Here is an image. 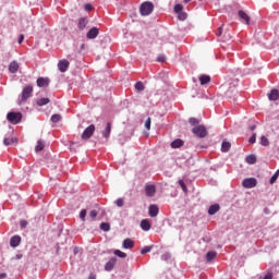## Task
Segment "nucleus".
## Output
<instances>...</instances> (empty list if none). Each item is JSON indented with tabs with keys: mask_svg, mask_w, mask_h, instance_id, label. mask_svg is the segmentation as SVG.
I'll use <instances>...</instances> for the list:
<instances>
[{
	"mask_svg": "<svg viewBox=\"0 0 279 279\" xmlns=\"http://www.w3.org/2000/svg\"><path fill=\"white\" fill-rule=\"evenodd\" d=\"M154 12V4L149 1H145L140 5V14L142 16H149Z\"/></svg>",
	"mask_w": 279,
	"mask_h": 279,
	"instance_id": "1",
	"label": "nucleus"
},
{
	"mask_svg": "<svg viewBox=\"0 0 279 279\" xmlns=\"http://www.w3.org/2000/svg\"><path fill=\"white\" fill-rule=\"evenodd\" d=\"M7 119H8L9 123H12V125H16V124L21 123V121L23 119V113L11 111L7 114Z\"/></svg>",
	"mask_w": 279,
	"mask_h": 279,
	"instance_id": "2",
	"label": "nucleus"
},
{
	"mask_svg": "<svg viewBox=\"0 0 279 279\" xmlns=\"http://www.w3.org/2000/svg\"><path fill=\"white\" fill-rule=\"evenodd\" d=\"M32 93H34V87L32 85L25 86L20 96V104H25L32 97Z\"/></svg>",
	"mask_w": 279,
	"mask_h": 279,
	"instance_id": "3",
	"label": "nucleus"
},
{
	"mask_svg": "<svg viewBox=\"0 0 279 279\" xmlns=\"http://www.w3.org/2000/svg\"><path fill=\"white\" fill-rule=\"evenodd\" d=\"M193 134L197 136V138H206L208 136V131L204 125H196L192 129Z\"/></svg>",
	"mask_w": 279,
	"mask_h": 279,
	"instance_id": "4",
	"label": "nucleus"
},
{
	"mask_svg": "<svg viewBox=\"0 0 279 279\" xmlns=\"http://www.w3.org/2000/svg\"><path fill=\"white\" fill-rule=\"evenodd\" d=\"M94 134H95V124H90L84 130V132L81 135V138L83 141H88V138H92Z\"/></svg>",
	"mask_w": 279,
	"mask_h": 279,
	"instance_id": "5",
	"label": "nucleus"
},
{
	"mask_svg": "<svg viewBox=\"0 0 279 279\" xmlns=\"http://www.w3.org/2000/svg\"><path fill=\"white\" fill-rule=\"evenodd\" d=\"M258 184V181L254 178H247L242 181L244 189H254Z\"/></svg>",
	"mask_w": 279,
	"mask_h": 279,
	"instance_id": "6",
	"label": "nucleus"
},
{
	"mask_svg": "<svg viewBox=\"0 0 279 279\" xmlns=\"http://www.w3.org/2000/svg\"><path fill=\"white\" fill-rule=\"evenodd\" d=\"M86 36H87L88 40L95 39L97 36H99V28H97V27H95V26L92 27V28L87 32Z\"/></svg>",
	"mask_w": 279,
	"mask_h": 279,
	"instance_id": "7",
	"label": "nucleus"
},
{
	"mask_svg": "<svg viewBox=\"0 0 279 279\" xmlns=\"http://www.w3.org/2000/svg\"><path fill=\"white\" fill-rule=\"evenodd\" d=\"M145 193L147 197H154L156 195V185H146Z\"/></svg>",
	"mask_w": 279,
	"mask_h": 279,
	"instance_id": "8",
	"label": "nucleus"
},
{
	"mask_svg": "<svg viewBox=\"0 0 279 279\" xmlns=\"http://www.w3.org/2000/svg\"><path fill=\"white\" fill-rule=\"evenodd\" d=\"M69 61L68 60H61L59 61L58 63V68H59V71L61 73H66V71L69 70Z\"/></svg>",
	"mask_w": 279,
	"mask_h": 279,
	"instance_id": "9",
	"label": "nucleus"
},
{
	"mask_svg": "<svg viewBox=\"0 0 279 279\" xmlns=\"http://www.w3.org/2000/svg\"><path fill=\"white\" fill-rule=\"evenodd\" d=\"M49 78L47 77H39L37 78V86L39 88H47V86H49Z\"/></svg>",
	"mask_w": 279,
	"mask_h": 279,
	"instance_id": "10",
	"label": "nucleus"
},
{
	"mask_svg": "<svg viewBox=\"0 0 279 279\" xmlns=\"http://www.w3.org/2000/svg\"><path fill=\"white\" fill-rule=\"evenodd\" d=\"M114 265H117V257H112L106 265V271H112L114 269Z\"/></svg>",
	"mask_w": 279,
	"mask_h": 279,
	"instance_id": "11",
	"label": "nucleus"
},
{
	"mask_svg": "<svg viewBox=\"0 0 279 279\" xmlns=\"http://www.w3.org/2000/svg\"><path fill=\"white\" fill-rule=\"evenodd\" d=\"M268 99L270 101H278L279 100V90L278 89H271L268 94Z\"/></svg>",
	"mask_w": 279,
	"mask_h": 279,
	"instance_id": "12",
	"label": "nucleus"
},
{
	"mask_svg": "<svg viewBox=\"0 0 279 279\" xmlns=\"http://www.w3.org/2000/svg\"><path fill=\"white\" fill-rule=\"evenodd\" d=\"M158 213H159L158 205H150L149 206V208H148L149 217H158Z\"/></svg>",
	"mask_w": 279,
	"mask_h": 279,
	"instance_id": "13",
	"label": "nucleus"
},
{
	"mask_svg": "<svg viewBox=\"0 0 279 279\" xmlns=\"http://www.w3.org/2000/svg\"><path fill=\"white\" fill-rule=\"evenodd\" d=\"M10 245L11 247H19L21 245V236L20 235H14L10 240Z\"/></svg>",
	"mask_w": 279,
	"mask_h": 279,
	"instance_id": "14",
	"label": "nucleus"
},
{
	"mask_svg": "<svg viewBox=\"0 0 279 279\" xmlns=\"http://www.w3.org/2000/svg\"><path fill=\"white\" fill-rule=\"evenodd\" d=\"M122 247H124V250H132L134 247V241L130 238L125 239L122 243Z\"/></svg>",
	"mask_w": 279,
	"mask_h": 279,
	"instance_id": "15",
	"label": "nucleus"
},
{
	"mask_svg": "<svg viewBox=\"0 0 279 279\" xmlns=\"http://www.w3.org/2000/svg\"><path fill=\"white\" fill-rule=\"evenodd\" d=\"M141 228L144 232H149L151 230V223L147 219H144L141 221Z\"/></svg>",
	"mask_w": 279,
	"mask_h": 279,
	"instance_id": "16",
	"label": "nucleus"
},
{
	"mask_svg": "<svg viewBox=\"0 0 279 279\" xmlns=\"http://www.w3.org/2000/svg\"><path fill=\"white\" fill-rule=\"evenodd\" d=\"M201 82V86H206V84H210V75L203 74L198 77Z\"/></svg>",
	"mask_w": 279,
	"mask_h": 279,
	"instance_id": "17",
	"label": "nucleus"
},
{
	"mask_svg": "<svg viewBox=\"0 0 279 279\" xmlns=\"http://www.w3.org/2000/svg\"><path fill=\"white\" fill-rule=\"evenodd\" d=\"M110 132H112V123L108 122L105 128V131L102 132V136L105 138H110Z\"/></svg>",
	"mask_w": 279,
	"mask_h": 279,
	"instance_id": "18",
	"label": "nucleus"
},
{
	"mask_svg": "<svg viewBox=\"0 0 279 279\" xmlns=\"http://www.w3.org/2000/svg\"><path fill=\"white\" fill-rule=\"evenodd\" d=\"M88 25V20L86 17H81L77 23L78 29H86V26Z\"/></svg>",
	"mask_w": 279,
	"mask_h": 279,
	"instance_id": "19",
	"label": "nucleus"
},
{
	"mask_svg": "<svg viewBox=\"0 0 279 279\" xmlns=\"http://www.w3.org/2000/svg\"><path fill=\"white\" fill-rule=\"evenodd\" d=\"M238 14L246 25H250V15H247V13H245L244 11H239Z\"/></svg>",
	"mask_w": 279,
	"mask_h": 279,
	"instance_id": "20",
	"label": "nucleus"
},
{
	"mask_svg": "<svg viewBox=\"0 0 279 279\" xmlns=\"http://www.w3.org/2000/svg\"><path fill=\"white\" fill-rule=\"evenodd\" d=\"M184 145V141L178 138V140H174L172 143H171V147L172 149H178L180 147H182Z\"/></svg>",
	"mask_w": 279,
	"mask_h": 279,
	"instance_id": "21",
	"label": "nucleus"
},
{
	"mask_svg": "<svg viewBox=\"0 0 279 279\" xmlns=\"http://www.w3.org/2000/svg\"><path fill=\"white\" fill-rule=\"evenodd\" d=\"M219 210H220L219 204H214L209 207L208 215H217Z\"/></svg>",
	"mask_w": 279,
	"mask_h": 279,
	"instance_id": "22",
	"label": "nucleus"
},
{
	"mask_svg": "<svg viewBox=\"0 0 279 279\" xmlns=\"http://www.w3.org/2000/svg\"><path fill=\"white\" fill-rule=\"evenodd\" d=\"M10 73H16L19 71V63L16 61H12L9 65Z\"/></svg>",
	"mask_w": 279,
	"mask_h": 279,
	"instance_id": "23",
	"label": "nucleus"
},
{
	"mask_svg": "<svg viewBox=\"0 0 279 279\" xmlns=\"http://www.w3.org/2000/svg\"><path fill=\"white\" fill-rule=\"evenodd\" d=\"M207 263H210V260H215L217 258V252L210 251L206 254Z\"/></svg>",
	"mask_w": 279,
	"mask_h": 279,
	"instance_id": "24",
	"label": "nucleus"
},
{
	"mask_svg": "<svg viewBox=\"0 0 279 279\" xmlns=\"http://www.w3.org/2000/svg\"><path fill=\"white\" fill-rule=\"evenodd\" d=\"M230 147H232V144L230 142H222L221 144V151H230Z\"/></svg>",
	"mask_w": 279,
	"mask_h": 279,
	"instance_id": "25",
	"label": "nucleus"
},
{
	"mask_svg": "<svg viewBox=\"0 0 279 279\" xmlns=\"http://www.w3.org/2000/svg\"><path fill=\"white\" fill-rule=\"evenodd\" d=\"M45 149V142L43 140H39L37 142V145L35 146V151H43Z\"/></svg>",
	"mask_w": 279,
	"mask_h": 279,
	"instance_id": "26",
	"label": "nucleus"
},
{
	"mask_svg": "<svg viewBox=\"0 0 279 279\" xmlns=\"http://www.w3.org/2000/svg\"><path fill=\"white\" fill-rule=\"evenodd\" d=\"M247 165H256V156L255 155H248L245 158Z\"/></svg>",
	"mask_w": 279,
	"mask_h": 279,
	"instance_id": "27",
	"label": "nucleus"
},
{
	"mask_svg": "<svg viewBox=\"0 0 279 279\" xmlns=\"http://www.w3.org/2000/svg\"><path fill=\"white\" fill-rule=\"evenodd\" d=\"M16 141H19L16 137H5L4 140H3V143H4V145H13V143H16Z\"/></svg>",
	"mask_w": 279,
	"mask_h": 279,
	"instance_id": "28",
	"label": "nucleus"
},
{
	"mask_svg": "<svg viewBox=\"0 0 279 279\" xmlns=\"http://www.w3.org/2000/svg\"><path fill=\"white\" fill-rule=\"evenodd\" d=\"M49 98H40V99H37L36 104L37 106H47V104H49Z\"/></svg>",
	"mask_w": 279,
	"mask_h": 279,
	"instance_id": "29",
	"label": "nucleus"
},
{
	"mask_svg": "<svg viewBox=\"0 0 279 279\" xmlns=\"http://www.w3.org/2000/svg\"><path fill=\"white\" fill-rule=\"evenodd\" d=\"M100 230H102L104 232H110V223L101 222L100 223Z\"/></svg>",
	"mask_w": 279,
	"mask_h": 279,
	"instance_id": "30",
	"label": "nucleus"
},
{
	"mask_svg": "<svg viewBox=\"0 0 279 279\" xmlns=\"http://www.w3.org/2000/svg\"><path fill=\"white\" fill-rule=\"evenodd\" d=\"M260 145H263V147H269V138H267L265 135H263L260 137Z\"/></svg>",
	"mask_w": 279,
	"mask_h": 279,
	"instance_id": "31",
	"label": "nucleus"
},
{
	"mask_svg": "<svg viewBox=\"0 0 279 279\" xmlns=\"http://www.w3.org/2000/svg\"><path fill=\"white\" fill-rule=\"evenodd\" d=\"M52 123H58L59 121H62V116L54 113L51 116Z\"/></svg>",
	"mask_w": 279,
	"mask_h": 279,
	"instance_id": "32",
	"label": "nucleus"
},
{
	"mask_svg": "<svg viewBox=\"0 0 279 279\" xmlns=\"http://www.w3.org/2000/svg\"><path fill=\"white\" fill-rule=\"evenodd\" d=\"M114 255L119 256V258H128V254L119 250L114 251Z\"/></svg>",
	"mask_w": 279,
	"mask_h": 279,
	"instance_id": "33",
	"label": "nucleus"
},
{
	"mask_svg": "<svg viewBox=\"0 0 279 279\" xmlns=\"http://www.w3.org/2000/svg\"><path fill=\"white\" fill-rule=\"evenodd\" d=\"M135 90H145V85H143V82H137L135 84Z\"/></svg>",
	"mask_w": 279,
	"mask_h": 279,
	"instance_id": "34",
	"label": "nucleus"
},
{
	"mask_svg": "<svg viewBox=\"0 0 279 279\" xmlns=\"http://www.w3.org/2000/svg\"><path fill=\"white\" fill-rule=\"evenodd\" d=\"M182 10H184V7H182V4H175L174 5L175 14H180L182 12Z\"/></svg>",
	"mask_w": 279,
	"mask_h": 279,
	"instance_id": "35",
	"label": "nucleus"
},
{
	"mask_svg": "<svg viewBox=\"0 0 279 279\" xmlns=\"http://www.w3.org/2000/svg\"><path fill=\"white\" fill-rule=\"evenodd\" d=\"M189 123L191 125H199V119H197V118H190Z\"/></svg>",
	"mask_w": 279,
	"mask_h": 279,
	"instance_id": "36",
	"label": "nucleus"
},
{
	"mask_svg": "<svg viewBox=\"0 0 279 279\" xmlns=\"http://www.w3.org/2000/svg\"><path fill=\"white\" fill-rule=\"evenodd\" d=\"M125 204V201L123 198H118L116 201V205L119 207V208H123V205Z\"/></svg>",
	"mask_w": 279,
	"mask_h": 279,
	"instance_id": "37",
	"label": "nucleus"
},
{
	"mask_svg": "<svg viewBox=\"0 0 279 279\" xmlns=\"http://www.w3.org/2000/svg\"><path fill=\"white\" fill-rule=\"evenodd\" d=\"M145 128H146V130H151V118H148L145 121Z\"/></svg>",
	"mask_w": 279,
	"mask_h": 279,
	"instance_id": "38",
	"label": "nucleus"
},
{
	"mask_svg": "<svg viewBox=\"0 0 279 279\" xmlns=\"http://www.w3.org/2000/svg\"><path fill=\"white\" fill-rule=\"evenodd\" d=\"M80 218L82 219V221H86V209L81 210Z\"/></svg>",
	"mask_w": 279,
	"mask_h": 279,
	"instance_id": "39",
	"label": "nucleus"
},
{
	"mask_svg": "<svg viewBox=\"0 0 279 279\" xmlns=\"http://www.w3.org/2000/svg\"><path fill=\"white\" fill-rule=\"evenodd\" d=\"M148 252H151V246H145L142 248L141 254H148Z\"/></svg>",
	"mask_w": 279,
	"mask_h": 279,
	"instance_id": "40",
	"label": "nucleus"
},
{
	"mask_svg": "<svg viewBox=\"0 0 279 279\" xmlns=\"http://www.w3.org/2000/svg\"><path fill=\"white\" fill-rule=\"evenodd\" d=\"M97 215H98V213H97V210H95V209H93V210L89 213L90 219H96V218H97Z\"/></svg>",
	"mask_w": 279,
	"mask_h": 279,
	"instance_id": "41",
	"label": "nucleus"
},
{
	"mask_svg": "<svg viewBox=\"0 0 279 279\" xmlns=\"http://www.w3.org/2000/svg\"><path fill=\"white\" fill-rule=\"evenodd\" d=\"M178 14H179V20L180 21H186V13L181 11V13H178Z\"/></svg>",
	"mask_w": 279,
	"mask_h": 279,
	"instance_id": "42",
	"label": "nucleus"
},
{
	"mask_svg": "<svg viewBox=\"0 0 279 279\" xmlns=\"http://www.w3.org/2000/svg\"><path fill=\"white\" fill-rule=\"evenodd\" d=\"M167 60V57L165 54H159L157 58V62H165Z\"/></svg>",
	"mask_w": 279,
	"mask_h": 279,
	"instance_id": "43",
	"label": "nucleus"
},
{
	"mask_svg": "<svg viewBox=\"0 0 279 279\" xmlns=\"http://www.w3.org/2000/svg\"><path fill=\"white\" fill-rule=\"evenodd\" d=\"M248 143H251L252 145H254V143H256V133H254V134L250 137Z\"/></svg>",
	"mask_w": 279,
	"mask_h": 279,
	"instance_id": "44",
	"label": "nucleus"
},
{
	"mask_svg": "<svg viewBox=\"0 0 279 279\" xmlns=\"http://www.w3.org/2000/svg\"><path fill=\"white\" fill-rule=\"evenodd\" d=\"M179 184H180L182 191H184V193H186V184H184V181L180 180Z\"/></svg>",
	"mask_w": 279,
	"mask_h": 279,
	"instance_id": "45",
	"label": "nucleus"
},
{
	"mask_svg": "<svg viewBox=\"0 0 279 279\" xmlns=\"http://www.w3.org/2000/svg\"><path fill=\"white\" fill-rule=\"evenodd\" d=\"M20 227H21L22 229L27 228V220H21V221H20Z\"/></svg>",
	"mask_w": 279,
	"mask_h": 279,
	"instance_id": "46",
	"label": "nucleus"
},
{
	"mask_svg": "<svg viewBox=\"0 0 279 279\" xmlns=\"http://www.w3.org/2000/svg\"><path fill=\"white\" fill-rule=\"evenodd\" d=\"M278 180V174H275L270 178V184H274Z\"/></svg>",
	"mask_w": 279,
	"mask_h": 279,
	"instance_id": "47",
	"label": "nucleus"
},
{
	"mask_svg": "<svg viewBox=\"0 0 279 279\" xmlns=\"http://www.w3.org/2000/svg\"><path fill=\"white\" fill-rule=\"evenodd\" d=\"M23 40H25V35H20L19 40H17L19 45H21L23 43Z\"/></svg>",
	"mask_w": 279,
	"mask_h": 279,
	"instance_id": "48",
	"label": "nucleus"
},
{
	"mask_svg": "<svg viewBox=\"0 0 279 279\" xmlns=\"http://www.w3.org/2000/svg\"><path fill=\"white\" fill-rule=\"evenodd\" d=\"M221 34H223V26H220V27L218 28L217 36H221Z\"/></svg>",
	"mask_w": 279,
	"mask_h": 279,
	"instance_id": "49",
	"label": "nucleus"
},
{
	"mask_svg": "<svg viewBox=\"0 0 279 279\" xmlns=\"http://www.w3.org/2000/svg\"><path fill=\"white\" fill-rule=\"evenodd\" d=\"M85 10H87V11L93 10V5H90V4H85Z\"/></svg>",
	"mask_w": 279,
	"mask_h": 279,
	"instance_id": "50",
	"label": "nucleus"
},
{
	"mask_svg": "<svg viewBox=\"0 0 279 279\" xmlns=\"http://www.w3.org/2000/svg\"><path fill=\"white\" fill-rule=\"evenodd\" d=\"M234 90H227L226 95L227 97H232V95H230V93H233Z\"/></svg>",
	"mask_w": 279,
	"mask_h": 279,
	"instance_id": "51",
	"label": "nucleus"
},
{
	"mask_svg": "<svg viewBox=\"0 0 279 279\" xmlns=\"http://www.w3.org/2000/svg\"><path fill=\"white\" fill-rule=\"evenodd\" d=\"M248 130H251V132H254V130H256V125H251Z\"/></svg>",
	"mask_w": 279,
	"mask_h": 279,
	"instance_id": "52",
	"label": "nucleus"
},
{
	"mask_svg": "<svg viewBox=\"0 0 279 279\" xmlns=\"http://www.w3.org/2000/svg\"><path fill=\"white\" fill-rule=\"evenodd\" d=\"M88 279H97V277L95 275H89Z\"/></svg>",
	"mask_w": 279,
	"mask_h": 279,
	"instance_id": "53",
	"label": "nucleus"
},
{
	"mask_svg": "<svg viewBox=\"0 0 279 279\" xmlns=\"http://www.w3.org/2000/svg\"><path fill=\"white\" fill-rule=\"evenodd\" d=\"M5 276H7L5 274H1V275H0V279L5 278Z\"/></svg>",
	"mask_w": 279,
	"mask_h": 279,
	"instance_id": "54",
	"label": "nucleus"
},
{
	"mask_svg": "<svg viewBox=\"0 0 279 279\" xmlns=\"http://www.w3.org/2000/svg\"><path fill=\"white\" fill-rule=\"evenodd\" d=\"M183 3H191V0H183Z\"/></svg>",
	"mask_w": 279,
	"mask_h": 279,
	"instance_id": "55",
	"label": "nucleus"
},
{
	"mask_svg": "<svg viewBox=\"0 0 279 279\" xmlns=\"http://www.w3.org/2000/svg\"><path fill=\"white\" fill-rule=\"evenodd\" d=\"M275 175H277V178H279V170H277V171L275 172Z\"/></svg>",
	"mask_w": 279,
	"mask_h": 279,
	"instance_id": "56",
	"label": "nucleus"
},
{
	"mask_svg": "<svg viewBox=\"0 0 279 279\" xmlns=\"http://www.w3.org/2000/svg\"><path fill=\"white\" fill-rule=\"evenodd\" d=\"M73 145H75V143L72 142V143L70 144V147H73Z\"/></svg>",
	"mask_w": 279,
	"mask_h": 279,
	"instance_id": "57",
	"label": "nucleus"
},
{
	"mask_svg": "<svg viewBox=\"0 0 279 279\" xmlns=\"http://www.w3.org/2000/svg\"><path fill=\"white\" fill-rule=\"evenodd\" d=\"M81 49H84V44L81 45Z\"/></svg>",
	"mask_w": 279,
	"mask_h": 279,
	"instance_id": "58",
	"label": "nucleus"
}]
</instances>
